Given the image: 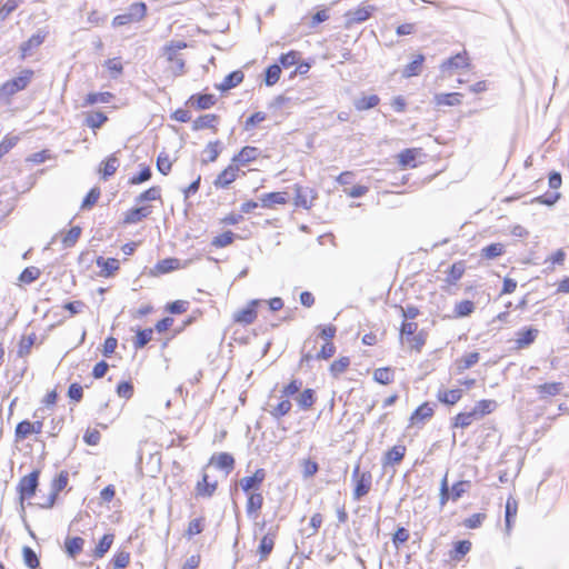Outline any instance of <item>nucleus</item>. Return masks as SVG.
<instances>
[{"label":"nucleus","mask_w":569,"mask_h":569,"mask_svg":"<svg viewBox=\"0 0 569 569\" xmlns=\"http://www.w3.org/2000/svg\"><path fill=\"white\" fill-rule=\"evenodd\" d=\"M33 71L30 69L22 70L17 78L8 80L0 87V97L9 98L17 92L26 89L31 82Z\"/></svg>","instance_id":"nucleus-1"},{"label":"nucleus","mask_w":569,"mask_h":569,"mask_svg":"<svg viewBox=\"0 0 569 569\" xmlns=\"http://www.w3.org/2000/svg\"><path fill=\"white\" fill-rule=\"evenodd\" d=\"M184 48H187V43L184 41L172 40L168 42L162 49L163 56L172 64L171 68L174 73L183 72L184 60L181 58L179 52Z\"/></svg>","instance_id":"nucleus-2"},{"label":"nucleus","mask_w":569,"mask_h":569,"mask_svg":"<svg viewBox=\"0 0 569 569\" xmlns=\"http://www.w3.org/2000/svg\"><path fill=\"white\" fill-rule=\"evenodd\" d=\"M39 470H34L29 475L22 477L18 483V492L20 495L21 506L23 507V500L31 498L39 485Z\"/></svg>","instance_id":"nucleus-3"},{"label":"nucleus","mask_w":569,"mask_h":569,"mask_svg":"<svg viewBox=\"0 0 569 569\" xmlns=\"http://www.w3.org/2000/svg\"><path fill=\"white\" fill-rule=\"evenodd\" d=\"M352 478L356 480L353 498L356 500H359L361 497L366 496L369 492L371 488L372 477L370 472L360 473L359 466H356V468L353 469Z\"/></svg>","instance_id":"nucleus-4"},{"label":"nucleus","mask_w":569,"mask_h":569,"mask_svg":"<svg viewBox=\"0 0 569 569\" xmlns=\"http://www.w3.org/2000/svg\"><path fill=\"white\" fill-rule=\"evenodd\" d=\"M68 481H69L68 472L61 471L58 475V477L52 481L51 492H50L49 497L46 499V501L40 503V507L46 508V509L52 508L56 502V499L58 497V493L67 487Z\"/></svg>","instance_id":"nucleus-5"},{"label":"nucleus","mask_w":569,"mask_h":569,"mask_svg":"<svg viewBox=\"0 0 569 569\" xmlns=\"http://www.w3.org/2000/svg\"><path fill=\"white\" fill-rule=\"evenodd\" d=\"M260 302H261V300H258V299L251 300L246 308L238 310L233 315V320L236 322L243 323V325L252 323L257 318L256 307Z\"/></svg>","instance_id":"nucleus-6"},{"label":"nucleus","mask_w":569,"mask_h":569,"mask_svg":"<svg viewBox=\"0 0 569 569\" xmlns=\"http://www.w3.org/2000/svg\"><path fill=\"white\" fill-rule=\"evenodd\" d=\"M239 168L236 163L229 164L223 171H221L216 178L213 184L216 188H227L238 177Z\"/></svg>","instance_id":"nucleus-7"},{"label":"nucleus","mask_w":569,"mask_h":569,"mask_svg":"<svg viewBox=\"0 0 569 569\" xmlns=\"http://www.w3.org/2000/svg\"><path fill=\"white\" fill-rule=\"evenodd\" d=\"M266 478V471L263 469H257L256 472L250 477H243L240 480V487L244 492L251 490H258Z\"/></svg>","instance_id":"nucleus-8"},{"label":"nucleus","mask_w":569,"mask_h":569,"mask_svg":"<svg viewBox=\"0 0 569 569\" xmlns=\"http://www.w3.org/2000/svg\"><path fill=\"white\" fill-rule=\"evenodd\" d=\"M373 10H375L373 6H363V7H359V8L355 9V10L348 11L346 16H347L349 22L359 23V22L366 21L371 16Z\"/></svg>","instance_id":"nucleus-9"},{"label":"nucleus","mask_w":569,"mask_h":569,"mask_svg":"<svg viewBox=\"0 0 569 569\" xmlns=\"http://www.w3.org/2000/svg\"><path fill=\"white\" fill-rule=\"evenodd\" d=\"M244 74L242 71L237 70L229 73L221 83L217 86V89L220 91H228L243 81Z\"/></svg>","instance_id":"nucleus-10"},{"label":"nucleus","mask_w":569,"mask_h":569,"mask_svg":"<svg viewBox=\"0 0 569 569\" xmlns=\"http://www.w3.org/2000/svg\"><path fill=\"white\" fill-rule=\"evenodd\" d=\"M263 497L260 492H250L247 500V515L249 517L256 518L258 511L262 508Z\"/></svg>","instance_id":"nucleus-11"},{"label":"nucleus","mask_w":569,"mask_h":569,"mask_svg":"<svg viewBox=\"0 0 569 569\" xmlns=\"http://www.w3.org/2000/svg\"><path fill=\"white\" fill-rule=\"evenodd\" d=\"M217 99L213 94H193L190 97L189 102L191 106L199 110H206L211 108L216 103Z\"/></svg>","instance_id":"nucleus-12"},{"label":"nucleus","mask_w":569,"mask_h":569,"mask_svg":"<svg viewBox=\"0 0 569 569\" xmlns=\"http://www.w3.org/2000/svg\"><path fill=\"white\" fill-rule=\"evenodd\" d=\"M259 156V150L254 147H243L241 151L232 158V162L238 164H246L253 161Z\"/></svg>","instance_id":"nucleus-13"},{"label":"nucleus","mask_w":569,"mask_h":569,"mask_svg":"<svg viewBox=\"0 0 569 569\" xmlns=\"http://www.w3.org/2000/svg\"><path fill=\"white\" fill-rule=\"evenodd\" d=\"M462 397V390L460 389H439L437 392V399L445 405H455Z\"/></svg>","instance_id":"nucleus-14"},{"label":"nucleus","mask_w":569,"mask_h":569,"mask_svg":"<svg viewBox=\"0 0 569 569\" xmlns=\"http://www.w3.org/2000/svg\"><path fill=\"white\" fill-rule=\"evenodd\" d=\"M469 66L468 58L466 51L462 53H458L448 60L443 61L440 66L442 71H446L448 69H460V68H467Z\"/></svg>","instance_id":"nucleus-15"},{"label":"nucleus","mask_w":569,"mask_h":569,"mask_svg":"<svg viewBox=\"0 0 569 569\" xmlns=\"http://www.w3.org/2000/svg\"><path fill=\"white\" fill-rule=\"evenodd\" d=\"M219 117L217 114L208 113L198 117L193 123L192 129L194 131L202 130V129H216V124L218 123Z\"/></svg>","instance_id":"nucleus-16"},{"label":"nucleus","mask_w":569,"mask_h":569,"mask_svg":"<svg viewBox=\"0 0 569 569\" xmlns=\"http://www.w3.org/2000/svg\"><path fill=\"white\" fill-rule=\"evenodd\" d=\"M96 262L101 268L100 276L102 277H110L119 269V261L114 258L99 257Z\"/></svg>","instance_id":"nucleus-17"},{"label":"nucleus","mask_w":569,"mask_h":569,"mask_svg":"<svg viewBox=\"0 0 569 569\" xmlns=\"http://www.w3.org/2000/svg\"><path fill=\"white\" fill-rule=\"evenodd\" d=\"M208 478V475L203 473L201 481H198L196 486L197 496L209 498L214 493L217 489V482H209Z\"/></svg>","instance_id":"nucleus-18"},{"label":"nucleus","mask_w":569,"mask_h":569,"mask_svg":"<svg viewBox=\"0 0 569 569\" xmlns=\"http://www.w3.org/2000/svg\"><path fill=\"white\" fill-rule=\"evenodd\" d=\"M44 40V34L40 32L33 34L29 40L24 41L20 46L21 59H24L30 52L38 48Z\"/></svg>","instance_id":"nucleus-19"},{"label":"nucleus","mask_w":569,"mask_h":569,"mask_svg":"<svg viewBox=\"0 0 569 569\" xmlns=\"http://www.w3.org/2000/svg\"><path fill=\"white\" fill-rule=\"evenodd\" d=\"M211 462L216 465L217 468L223 469L229 473L234 466V459L230 453L221 452L211 458Z\"/></svg>","instance_id":"nucleus-20"},{"label":"nucleus","mask_w":569,"mask_h":569,"mask_svg":"<svg viewBox=\"0 0 569 569\" xmlns=\"http://www.w3.org/2000/svg\"><path fill=\"white\" fill-rule=\"evenodd\" d=\"M480 359L479 352H470L456 361V370L462 373L465 370L475 366Z\"/></svg>","instance_id":"nucleus-21"},{"label":"nucleus","mask_w":569,"mask_h":569,"mask_svg":"<svg viewBox=\"0 0 569 569\" xmlns=\"http://www.w3.org/2000/svg\"><path fill=\"white\" fill-rule=\"evenodd\" d=\"M536 389L540 395V398L545 399L547 397L559 395L563 389V385L561 382H549L539 385L536 387Z\"/></svg>","instance_id":"nucleus-22"},{"label":"nucleus","mask_w":569,"mask_h":569,"mask_svg":"<svg viewBox=\"0 0 569 569\" xmlns=\"http://www.w3.org/2000/svg\"><path fill=\"white\" fill-rule=\"evenodd\" d=\"M406 453V447L402 445L393 446L390 450H388L385 455V465H396L399 463Z\"/></svg>","instance_id":"nucleus-23"},{"label":"nucleus","mask_w":569,"mask_h":569,"mask_svg":"<svg viewBox=\"0 0 569 569\" xmlns=\"http://www.w3.org/2000/svg\"><path fill=\"white\" fill-rule=\"evenodd\" d=\"M261 203L263 207H271L272 204H284L288 201L286 192H270L261 196Z\"/></svg>","instance_id":"nucleus-24"},{"label":"nucleus","mask_w":569,"mask_h":569,"mask_svg":"<svg viewBox=\"0 0 569 569\" xmlns=\"http://www.w3.org/2000/svg\"><path fill=\"white\" fill-rule=\"evenodd\" d=\"M537 335H538L537 329H533V328L523 329L517 333L516 342L519 348L527 347L535 341Z\"/></svg>","instance_id":"nucleus-25"},{"label":"nucleus","mask_w":569,"mask_h":569,"mask_svg":"<svg viewBox=\"0 0 569 569\" xmlns=\"http://www.w3.org/2000/svg\"><path fill=\"white\" fill-rule=\"evenodd\" d=\"M462 94L459 92L436 94L435 101L438 106H457L461 103Z\"/></svg>","instance_id":"nucleus-26"},{"label":"nucleus","mask_w":569,"mask_h":569,"mask_svg":"<svg viewBox=\"0 0 569 569\" xmlns=\"http://www.w3.org/2000/svg\"><path fill=\"white\" fill-rule=\"evenodd\" d=\"M433 415V409L429 406V403H423L418 407L413 413L411 415V421L413 425L418 422H425L430 419Z\"/></svg>","instance_id":"nucleus-27"},{"label":"nucleus","mask_w":569,"mask_h":569,"mask_svg":"<svg viewBox=\"0 0 569 569\" xmlns=\"http://www.w3.org/2000/svg\"><path fill=\"white\" fill-rule=\"evenodd\" d=\"M480 418L477 417L476 412L473 410L469 412H460L456 416L453 427L455 428H467L469 427L475 420H479Z\"/></svg>","instance_id":"nucleus-28"},{"label":"nucleus","mask_w":569,"mask_h":569,"mask_svg":"<svg viewBox=\"0 0 569 569\" xmlns=\"http://www.w3.org/2000/svg\"><path fill=\"white\" fill-rule=\"evenodd\" d=\"M101 164L103 167L100 169V172L102 173V178L106 180L117 171L119 167V159L116 154H111Z\"/></svg>","instance_id":"nucleus-29"},{"label":"nucleus","mask_w":569,"mask_h":569,"mask_svg":"<svg viewBox=\"0 0 569 569\" xmlns=\"http://www.w3.org/2000/svg\"><path fill=\"white\" fill-rule=\"evenodd\" d=\"M150 213L148 207H139L129 210L126 214V223H138Z\"/></svg>","instance_id":"nucleus-30"},{"label":"nucleus","mask_w":569,"mask_h":569,"mask_svg":"<svg viewBox=\"0 0 569 569\" xmlns=\"http://www.w3.org/2000/svg\"><path fill=\"white\" fill-rule=\"evenodd\" d=\"M220 141L217 140V141H211L207 144V147L204 148L203 150V153L206 154L204 158H202L201 162L203 164L208 163V162H213L217 160V158L219 157L220 154Z\"/></svg>","instance_id":"nucleus-31"},{"label":"nucleus","mask_w":569,"mask_h":569,"mask_svg":"<svg viewBox=\"0 0 569 569\" xmlns=\"http://www.w3.org/2000/svg\"><path fill=\"white\" fill-rule=\"evenodd\" d=\"M423 61H425V57L422 54H418L413 61H411L410 63H408L405 67V69L402 71V76L405 78H410V77L419 74L421 71Z\"/></svg>","instance_id":"nucleus-32"},{"label":"nucleus","mask_w":569,"mask_h":569,"mask_svg":"<svg viewBox=\"0 0 569 569\" xmlns=\"http://www.w3.org/2000/svg\"><path fill=\"white\" fill-rule=\"evenodd\" d=\"M113 535L111 533H106L99 541V543L97 545L94 551H93V556L94 558H102L107 552L108 550L110 549L112 542H113Z\"/></svg>","instance_id":"nucleus-33"},{"label":"nucleus","mask_w":569,"mask_h":569,"mask_svg":"<svg viewBox=\"0 0 569 569\" xmlns=\"http://www.w3.org/2000/svg\"><path fill=\"white\" fill-rule=\"evenodd\" d=\"M113 98L110 92H91L87 94L84 106H92L97 103H109Z\"/></svg>","instance_id":"nucleus-34"},{"label":"nucleus","mask_w":569,"mask_h":569,"mask_svg":"<svg viewBox=\"0 0 569 569\" xmlns=\"http://www.w3.org/2000/svg\"><path fill=\"white\" fill-rule=\"evenodd\" d=\"M380 99L376 94L365 96L355 101V107L357 110H368L375 108L379 103Z\"/></svg>","instance_id":"nucleus-35"},{"label":"nucleus","mask_w":569,"mask_h":569,"mask_svg":"<svg viewBox=\"0 0 569 569\" xmlns=\"http://www.w3.org/2000/svg\"><path fill=\"white\" fill-rule=\"evenodd\" d=\"M296 400L301 409H310L315 403V391L312 389H306L296 398Z\"/></svg>","instance_id":"nucleus-36"},{"label":"nucleus","mask_w":569,"mask_h":569,"mask_svg":"<svg viewBox=\"0 0 569 569\" xmlns=\"http://www.w3.org/2000/svg\"><path fill=\"white\" fill-rule=\"evenodd\" d=\"M497 403L493 400H480L476 403L475 408L472 409L477 417L480 419L483 418L486 415H489L496 408Z\"/></svg>","instance_id":"nucleus-37"},{"label":"nucleus","mask_w":569,"mask_h":569,"mask_svg":"<svg viewBox=\"0 0 569 569\" xmlns=\"http://www.w3.org/2000/svg\"><path fill=\"white\" fill-rule=\"evenodd\" d=\"M505 253V246L502 243H491L481 249V257L486 259H495Z\"/></svg>","instance_id":"nucleus-38"},{"label":"nucleus","mask_w":569,"mask_h":569,"mask_svg":"<svg viewBox=\"0 0 569 569\" xmlns=\"http://www.w3.org/2000/svg\"><path fill=\"white\" fill-rule=\"evenodd\" d=\"M418 151L416 149H406L398 156V162L401 167H416V158Z\"/></svg>","instance_id":"nucleus-39"},{"label":"nucleus","mask_w":569,"mask_h":569,"mask_svg":"<svg viewBox=\"0 0 569 569\" xmlns=\"http://www.w3.org/2000/svg\"><path fill=\"white\" fill-rule=\"evenodd\" d=\"M463 273H465V262L463 261L455 262L448 271L447 282H449V283L457 282L458 280L461 279Z\"/></svg>","instance_id":"nucleus-40"},{"label":"nucleus","mask_w":569,"mask_h":569,"mask_svg":"<svg viewBox=\"0 0 569 569\" xmlns=\"http://www.w3.org/2000/svg\"><path fill=\"white\" fill-rule=\"evenodd\" d=\"M84 540L80 537H72L66 540V550L71 557H76L83 548Z\"/></svg>","instance_id":"nucleus-41"},{"label":"nucleus","mask_w":569,"mask_h":569,"mask_svg":"<svg viewBox=\"0 0 569 569\" xmlns=\"http://www.w3.org/2000/svg\"><path fill=\"white\" fill-rule=\"evenodd\" d=\"M107 120H108V118L103 112L97 111V112H91L87 116L86 123L88 127H90L92 129H98Z\"/></svg>","instance_id":"nucleus-42"},{"label":"nucleus","mask_w":569,"mask_h":569,"mask_svg":"<svg viewBox=\"0 0 569 569\" xmlns=\"http://www.w3.org/2000/svg\"><path fill=\"white\" fill-rule=\"evenodd\" d=\"M373 379L381 385H388L393 379V372L390 368H378L373 372Z\"/></svg>","instance_id":"nucleus-43"},{"label":"nucleus","mask_w":569,"mask_h":569,"mask_svg":"<svg viewBox=\"0 0 569 569\" xmlns=\"http://www.w3.org/2000/svg\"><path fill=\"white\" fill-rule=\"evenodd\" d=\"M471 487V482L468 480H461L456 482L451 488V499L453 501H457L459 498L462 497L463 493H466Z\"/></svg>","instance_id":"nucleus-44"},{"label":"nucleus","mask_w":569,"mask_h":569,"mask_svg":"<svg viewBox=\"0 0 569 569\" xmlns=\"http://www.w3.org/2000/svg\"><path fill=\"white\" fill-rule=\"evenodd\" d=\"M161 197V189L160 187H151L149 188L148 190L143 191L142 193H140L137 198V202L141 203V202H146V201H154V200H158L160 199Z\"/></svg>","instance_id":"nucleus-45"},{"label":"nucleus","mask_w":569,"mask_h":569,"mask_svg":"<svg viewBox=\"0 0 569 569\" xmlns=\"http://www.w3.org/2000/svg\"><path fill=\"white\" fill-rule=\"evenodd\" d=\"M23 561L30 569H36L39 566L37 553L28 546L22 548Z\"/></svg>","instance_id":"nucleus-46"},{"label":"nucleus","mask_w":569,"mask_h":569,"mask_svg":"<svg viewBox=\"0 0 569 569\" xmlns=\"http://www.w3.org/2000/svg\"><path fill=\"white\" fill-rule=\"evenodd\" d=\"M234 233L232 231H226L217 237H214L211 241V244L216 248H223L233 242Z\"/></svg>","instance_id":"nucleus-47"},{"label":"nucleus","mask_w":569,"mask_h":569,"mask_svg":"<svg viewBox=\"0 0 569 569\" xmlns=\"http://www.w3.org/2000/svg\"><path fill=\"white\" fill-rule=\"evenodd\" d=\"M471 549V542L469 540H460L456 542L453 553L451 558L455 560H460L463 556H466Z\"/></svg>","instance_id":"nucleus-48"},{"label":"nucleus","mask_w":569,"mask_h":569,"mask_svg":"<svg viewBox=\"0 0 569 569\" xmlns=\"http://www.w3.org/2000/svg\"><path fill=\"white\" fill-rule=\"evenodd\" d=\"M41 272L37 267L26 268L19 276V280L23 283H31L40 277Z\"/></svg>","instance_id":"nucleus-49"},{"label":"nucleus","mask_w":569,"mask_h":569,"mask_svg":"<svg viewBox=\"0 0 569 569\" xmlns=\"http://www.w3.org/2000/svg\"><path fill=\"white\" fill-rule=\"evenodd\" d=\"M147 7L143 2H136L130 6L128 13L132 21H140L146 16Z\"/></svg>","instance_id":"nucleus-50"},{"label":"nucleus","mask_w":569,"mask_h":569,"mask_svg":"<svg viewBox=\"0 0 569 569\" xmlns=\"http://www.w3.org/2000/svg\"><path fill=\"white\" fill-rule=\"evenodd\" d=\"M281 74V68L278 64H271L266 70V84L273 86L278 82Z\"/></svg>","instance_id":"nucleus-51"},{"label":"nucleus","mask_w":569,"mask_h":569,"mask_svg":"<svg viewBox=\"0 0 569 569\" xmlns=\"http://www.w3.org/2000/svg\"><path fill=\"white\" fill-rule=\"evenodd\" d=\"M152 329L138 330L133 342L136 349L143 348L152 339Z\"/></svg>","instance_id":"nucleus-52"},{"label":"nucleus","mask_w":569,"mask_h":569,"mask_svg":"<svg viewBox=\"0 0 569 569\" xmlns=\"http://www.w3.org/2000/svg\"><path fill=\"white\" fill-rule=\"evenodd\" d=\"M80 234H81V228L78 226L72 227L62 239V243H63L64 248L73 247L76 244V242L78 241Z\"/></svg>","instance_id":"nucleus-53"},{"label":"nucleus","mask_w":569,"mask_h":569,"mask_svg":"<svg viewBox=\"0 0 569 569\" xmlns=\"http://www.w3.org/2000/svg\"><path fill=\"white\" fill-rule=\"evenodd\" d=\"M274 541L271 537L264 536L259 545L260 559L264 560L272 551Z\"/></svg>","instance_id":"nucleus-54"},{"label":"nucleus","mask_w":569,"mask_h":569,"mask_svg":"<svg viewBox=\"0 0 569 569\" xmlns=\"http://www.w3.org/2000/svg\"><path fill=\"white\" fill-rule=\"evenodd\" d=\"M291 402L288 400V399H284L282 401H280L274 408H272V410L270 411V413L279 419L283 416H286L287 413H289V411L291 410Z\"/></svg>","instance_id":"nucleus-55"},{"label":"nucleus","mask_w":569,"mask_h":569,"mask_svg":"<svg viewBox=\"0 0 569 569\" xmlns=\"http://www.w3.org/2000/svg\"><path fill=\"white\" fill-rule=\"evenodd\" d=\"M32 435L31 431V422L28 420H23L19 422L16 427V438L17 440H23Z\"/></svg>","instance_id":"nucleus-56"},{"label":"nucleus","mask_w":569,"mask_h":569,"mask_svg":"<svg viewBox=\"0 0 569 569\" xmlns=\"http://www.w3.org/2000/svg\"><path fill=\"white\" fill-rule=\"evenodd\" d=\"M349 365L350 359L348 357H341L331 363L330 371L333 376H338L342 373L349 367Z\"/></svg>","instance_id":"nucleus-57"},{"label":"nucleus","mask_w":569,"mask_h":569,"mask_svg":"<svg viewBox=\"0 0 569 569\" xmlns=\"http://www.w3.org/2000/svg\"><path fill=\"white\" fill-rule=\"evenodd\" d=\"M426 340H427V333L425 330H420L418 333L411 336L408 341L410 342L411 345V348L417 350V351H420L421 348L425 346L426 343Z\"/></svg>","instance_id":"nucleus-58"},{"label":"nucleus","mask_w":569,"mask_h":569,"mask_svg":"<svg viewBox=\"0 0 569 569\" xmlns=\"http://www.w3.org/2000/svg\"><path fill=\"white\" fill-rule=\"evenodd\" d=\"M475 309V305L470 300H463L456 305L455 311L458 317L469 316Z\"/></svg>","instance_id":"nucleus-59"},{"label":"nucleus","mask_w":569,"mask_h":569,"mask_svg":"<svg viewBox=\"0 0 569 569\" xmlns=\"http://www.w3.org/2000/svg\"><path fill=\"white\" fill-rule=\"evenodd\" d=\"M19 138L17 136H7L0 142V159L8 153L18 142Z\"/></svg>","instance_id":"nucleus-60"},{"label":"nucleus","mask_w":569,"mask_h":569,"mask_svg":"<svg viewBox=\"0 0 569 569\" xmlns=\"http://www.w3.org/2000/svg\"><path fill=\"white\" fill-rule=\"evenodd\" d=\"M104 67L111 72L112 78H117L123 70L122 63L118 58L108 59L104 62Z\"/></svg>","instance_id":"nucleus-61"},{"label":"nucleus","mask_w":569,"mask_h":569,"mask_svg":"<svg viewBox=\"0 0 569 569\" xmlns=\"http://www.w3.org/2000/svg\"><path fill=\"white\" fill-rule=\"evenodd\" d=\"M299 59H300L299 52L292 50L284 54H281V57L279 58V61L282 67L289 68V67L296 64Z\"/></svg>","instance_id":"nucleus-62"},{"label":"nucleus","mask_w":569,"mask_h":569,"mask_svg":"<svg viewBox=\"0 0 569 569\" xmlns=\"http://www.w3.org/2000/svg\"><path fill=\"white\" fill-rule=\"evenodd\" d=\"M171 161L168 157V154L166 153H160L158 156V159H157V169L162 173V174H168L171 170Z\"/></svg>","instance_id":"nucleus-63"},{"label":"nucleus","mask_w":569,"mask_h":569,"mask_svg":"<svg viewBox=\"0 0 569 569\" xmlns=\"http://www.w3.org/2000/svg\"><path fill=\"white\" fill-rule=\"evenodd\" d=\"M130 556L128 552H119L114 556L112 563L113 569H123L129 565Z\"/></svg>","instance_id":"nucleus-64"}]
</instances>
